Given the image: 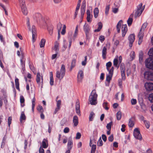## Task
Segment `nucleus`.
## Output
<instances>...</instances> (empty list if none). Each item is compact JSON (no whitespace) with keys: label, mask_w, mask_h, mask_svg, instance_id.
Wrapping results in <instances>:
<instances>
[{"label":"nucleus","mask_w":153,"mask_h":153,"mask_svg":"<svg viewBox=\"0 0 153 153\" xmlns=\"http://www.w3.org/2000/svg\"><path fill=\"white\" fill-rule=\"evenodd\" d=\"M43 81L42 76L39 73H37L36 74V81L38 84H40L41 79Z\"/></svg>","instance_id":"nucleus-19"},{"label":"nucleus","mask_w":153,"mask_h":153,"mask_svg":"<svg viewBox=\"0 0 153 153\" xmlns=\"http://www.w3.org/2000/svg\"><path fill=\"white\" fill-rule=\"evenodd\" d=\"M113 139L114 138L113 135H111L108 138V140L110 142H112L113 141Z\"/></svg>","instance_id":"nucleus-62"},{"label":"nucleus","mask_w":153,"mask_h":153,"mask_svg":"<svg viewBox=\"0 0 153 153\" xmlns=\"http://www.w3.org/2000/svg\"><path fill=\"white\" fill-rule=\"evenodd\" d=\"M86 14L87 15V21L88 22H91L92 21V15L91 14L90 11L89 10H87Z\"/></svg>","instance_id":"nucleus-18"},{"label":"nucleus","mask_w":153,"mask_h":153,"mask_svg":"<svg viewBox=\"0 0 153 153\" xmlns=\"http://www.w3.org/2000/svg\"><path fill=\"white\" fill-rule=\"evenodd\" d=\"M121 113L120 111H118L117 113V118L118 120H120L121 118Z\"/></svg>","instance_id":"nucleus-38"},{"label":"nucleus","mask_w":153,"mask_h":153,"mask_svg":"<svg viewBox=\"0 0 153 153\" xmlns=\"http://www.w3.org/2000/svg\"><path fill=\"white\" fill-rule=\"evenodd\" d=\"M107 48L105 46L103 47L102 51V56L103 59H106Z\"/></svg>","instance_id":"nucleus-21"},{"label":"nucleus","mask_w":153,"mask_h":153,"mask_svg":"<svg viewBox=\"0 0 153 153\" xmlns=\"http://www.w3.org/2000/svg\"><path fill=\"white\" fill-rule=\"evenodd\" d=\"M137 100L136 99H132L131 100V104L132 105H134L137 103Z\"/></svg>","instance_id":"nucleus-59"},{"label":"nucleus","mask_w":153,"mask_h":153,"mask_svg":"<svg viewBox=\"0 0 153 153\" xmlns=\"http://www.w3.org/2000/svg\"><path fill=\"white\" fill-rule=\"evenodd\" d=\"M144 123L146 125V128H149L150 126L149 122L146 120H144Z\"/></svg>","instance_id":"nucleus-49"},{"label":"nucleus","mask_w":153,"mask_h":153,"mask_svg":"<svg viewBox=\"0 0 153 153\" xmlns=\"http://www.w3.org/2000/svg\"><path fill=\"white\" fill-rule=\"evenodd\" d=\"M133 16V14H131L129 17L128 19L127 20V23L128 26H131L132 23L133 21V19L132 18Z\"/></svg>","instance_id":"nucleus-24"},{"label":"nucleus","mask_w":153,"mask_h":153,"mask_svg":"<svg viewBox=\"0 0 153 153\" xmlns=\"http://www.w3.org/2000/svg\"><path fill=\"white\" fill-rule=\"evenodd\" d=\"M63 131L65 133H68L69 131V129L68 127H66L64 128Z\"/></svg>","instance_id":"nucleus-63"},{"label":"nucleus","mask_w":153,"mask_h":153,"mask_svg":"<svg viewBox=\"0 0 153 153\" xmlns=\"http://www.w3.org/2000/svg\"><path fill=\"white\" fill-rule=\"evenodd\" d=\"M41 25L45 27L47 25V23L45 20L42 19L41 21Z\"/></svg>","instance_id":"nucleus-54"},{"label":"nucleus","mask_w":153,"mask_h":153,"mask_svg":"<svg viewBox=\"0 0 153 153\" xmlns=\"http://www.w3.org/2000/svg\"><path fill=\"white\" fill-rule=\"evenodd\" d=\"M19 2L21 7H26L25 0H19Z\"/></svg>","instance_id":"nucleus-33"},{"label":"nucleus","mask_w":153,"mask_h":153,"mask_svg":"<svg viewBox=\"0 0 153 153\" xmlns=\"http://www.w3.org/2000/svg\"><path fill=\"white\" fill-rule=\"evenodd\" d=\"M102 141L101 137H100L97 142V145L99 146H101L102 145Z\"/></svg>","instance_id":"nucleus-52"},{"label":"nucleus","mask_w":153,"mask_h":153,"mask_svg":"<svg viewBox=\"0 0 153 153\" xmlns=\"http://www.w3.org/2000/svg\"><path fill=\"white\" fill-rule=\"evenodd\" d=\"M148 98L151 102H153V93L149 94Z\"/></svg>","instance_id":"nucleus-44"},{"label":"nucleus","mask_w":153,"mask_h":153,"mask_svg":"<svg viewBox=\"0 0 153 153\" xmlns=\"http://www.w3.org/2000/svg\"><path fill=\"white\" fill-rule=\"evenodd\" d=\"M78 25H76V27L74 33H73V37L74 38H76L77 37L78 32Z\"/></svg>","instance_id":"nucleus-27"},{"label":"nucleus","mask_w":153,"mask_h":153,"mask_svg":"<svg viewBox=\"0 0 153 153\" xmlns=\"http://www.w3.org/2000/svg\"><path fill=\"white\" fill-rule=\"evenodd\" d=\"M143 52L141 51L139 53V60L140 63L141 62L143 61Z\"/></svg>","instance_id":"nucleus-34"},{"label":"nucleus","mask_w":153,"mask_h":153,"mask_svg":"<svg viewBox=\"0 0 153 153\" xmlns=\"http://www.w3.org/2000/svg\"><path fill=\"white\" fill-rule=\"evenodd\" d=\"M12 120V118L11 117H8L7 119L8 124L9 127L10 126V125L11 123V121Z\"/></svg>","instance_id":"nucleus-51"},{"label":"nucleus","mask_w":153,"mask_h":153,"mask_svg":"<svg viewBox=\"0 0 153 153\" xmlns=\"http://www.w3.org/2000/svg\"><path fill=\"white\" fill-rule=\"evenodd\" d=\"M113 122L112 121H111L109 123H108L106 126V128L107 129L109 130H111V126L112 125Z\"/></svg>","instance_id":"nucleus-42"},{"label":"nucleus","mask_w":153,"mask_h":153,"mask_svg":"<svg viewBox=\"0 0 153 153\" xmlns=\"http://www.w3.org/2000/svg\"><path fill=\"white\" fill-rule=\"evenodd\" d=\"M73 146V141L71 138H69L68 143V149L65 153H70V150Z\"/></svg>","instance_id":"nucleus-9"},{"label":"nucleus","mask_w":153,"mask_h":153,"mask_svg":"<svg viewBox=\"0 0 153 153\" xmlns=\"http://www.w3.org/2000/svg\"><path fill=\"white\" fill-rule=\"evenodd\" d=\"M143 75L145 79L148 80L153 81V72L150 71H146Z\"/></svg>","instance_id":"nucleus-6"},{"label":"nucleus","mask_w":153,"mask_h":153,"mask_svg":"<svg viewBox=\"0 0 153 153\" xmlns=\"http://www.w3.org/2000/svg\"><path fill=\"white\" fill-rule=\"evenodd\" d=\"M133 134L134 137L136 139L141 140L142 137L138 128H136L134 130Z\"/></svg>","instance_id":"nucleus-7"},{"label":"nucleus","mask_w":153,"mask_h":153,"mask_svg":"<svg viewBox=\"0 0 153 153\" xmlns=\"http://www.w3.org/2000/svg\"><path fill=\"white\" fill-rule=\"evenodd\" d=\"M143 4L140 3L137 6V9L135 10L134 17L137 18L140 16L143 11L145 5L142 6Z\"/></svg>","instance_id":"nucleus-3"},{"label":"nucleus","mask_w":153,"mask_h":153,"mask_svg":"<svg viewBox=\"0 0 153 153\" xmlns=\"http://www.w3.org/2000/svg\"><path fill=\"white\" fill-rule=\"evenodd\" d=\"M26 118L24 111H22L20 117V121L22 122L23 120H25Z\"/></svg>","instance_id":"nucleus-29"},{"label":"nucleus","mask_w":153,"mask_h":153,"mask_svg":"<svg viewBox=\"0 0 153 153\" xmlns=\"http://www.w3.org/2000/svg\"><path fill=\"white\" fill-rule=\"evenodd\" d=\"M98 28L97 29H96L94 30V32H99L102 29V24L101 22H100L98 23Z\"/></svg>","instance_id":"nucleus-26"},{"label":"nucleus","mask_w":153,"mask_h":153,"mask_svg":"<svg viewBox=\"0 0 153 153\" xmlns=\"http://www.w3.org/2000/svg\"><path fill=\"white\" fill-rule=\"evenodd\" d=\"M25 101V99L24 97L22 96H20V102L21 104L24 103Z\"/></svg>","instance_id":"nucleus-58"},{"label":"nucleus","mask_w":153,"mask_h":153,"mask_svg":"<svg viewBox=\"0 0 153 153\" xmlns=\"http://www.w3.org/2000/svg\"><path fill=\"white\" fill-rule=\"evenodd\" d=\"M83 30L85 33L86 36L87 37L90 30V26L88 24L86 23L83 26Z\"/></svg>","instance_id":"nucleus-10"},{"label":"nucleus","mask_w":153,"mask_h":153,"mask_svg":"<svg viewBox=\"0 0 153 153\" xmlns=\"http://www.w3.org/2000/svg\"><path fill=\"white\" fill-rule=\"evenodd\" d=\"M59 43L57 42H55L54 46L53 48H52V50H54L56 53H58L59 51Z\"/></svg>","instance_id":"nucleus-20"},{"label":"nucleus","mask_w":153,"mask_h":153,"mask_svg":"<svg viewBox=\"0 0 153 153\" xmlns=\"http://www.w3.org/2000/svg\"><path fill=\"white\" fill-rule=\"evenodd\" d=\"M123 22L122 20H120L117 23L116 26V28L118 33L120 32V29L121 27V25Z\"/></svg>","instance_id":"nucleus-23"},{"label":"nucleus","mask_w":153,"mask_h":153,"mask_svg":"<svg viewBox=\"0 0 153 153\" xmlns=\"http://www.w3.org/2000/svg\"><path fill=\"white\" fill-rule=\"evenodd\" d=\"M97 96L96 90H93L89 98V101L91 105H95L97 103Z\"/></svg>","instance_id":"nucleus-1"},{"label":"nucleus","mask_w":153,"mask_h":153,"mask_svg":"<svg viewBox=\"0 0 153 153\" xmlns=\"http://www.w3.org/2000/svg\"><path fill=\"white\" fill-rule=\"evenodd\" d=\"M87 60V56H85V60L82 62V65L85 66L86 65Z\"/></svg>","instance_id":"nucleus-57"},{"label":"nucleus","mask_w":153,"mask_h":153,"mask_svg":"<svg viewBox=\"0 0 153 153\" xmlns=\"http://www.w3.org/2000/svg\"><path fill=\"white\" fill-rule=\"evenodd\" d=\"M135 120V118L134 116L131 117L129 119L128 126L130 128H132L134 126Z\"/></svg>","instance_id":"nucleus-12"},{"label":"nucleus","mask_w":153,"mask_h":153,"mask_svg":"<svg viewBox=\"0 0 153 153\" xmlns=\"http://www.w3.org/2000/svg\"><path fill=\"white\" fill-rule=\"evenodd\" d=\"M36 99L35 96L34 97L32 100V109L33 112L34 111V108L35 105Z\"/></svg>","instance_id":"nucleus-31"},{"label":"nucleus","mask_w":153,"mask_h":153,"mask_svg":"<svg viewBox=\"0 0 153 153\" xmlns=\"http://www.w3.org/2000/svg\"><path fill=\"white\" fill-rule=\"evenodd\" d=\"M102 138L103 140L105 142L107 140V137L106 135L105 134H102Z\"/></svg>","instance_id":"nucleus-64"},{"label":"nucleus","mask_w":153,"mask_h":153,"mask_svg":"<svg viewBox=\"0 0 153 153\" xmlns=\"http://www.w3.org/2000/svg\"><path fill=\"white\" fill-rule=\"evenodd\" d=\"M42 146L44 148H47L48 146V140H47L44 138L42 141Z\"/></svg>","instance_id":"nucleus-22"},{"label":"nucleus","mask_w":153,"mask_h":153,"mask_svg":"<svg viewBox=\"0 0 153 153\" xmlns=\"http://www.w3.org/2000/svg\"><path fill=\"white\" fill-rule=\"evenodd\" d=\"M94 116L95 114L93 112H91L89 116V120L90 121H93Z\"/></svg>","instance_id":"nucleus-35"},{"label":"nucleus","mask_w":153,"mask_h":153,"mask_svg":"<svg viewBox=\"0 0 153 153\" xmlns=\"http://www.w3.org/2000/svg\"><path fill=\"white\" fill-rule=\"evenodd\" d=\"M45 42L46 40L45 39H42L39 43L40 47H44L45 46Z\"/></svg>","instance_id":"nucleus-32"},{"label":"nucleus","mask_w":153,"mask_h":153,"mask_svg":"<svg viewBox=\"0 0 153 153\" xmlns=\"http://www.w3.org/2000/svg\"><path fill=\"white\" fill-rule=\"evenodd\" d=\"M65 66L62 64L60 70L56 71V77L60 79H62L65 75Z\"/></svg>","instance_id":"nucleus-4"},{"label":"nucleus","mask_w":153,"mask_h":153,"mask_svg":"<svg viewBox=\"0 0 153 153\" xmlns=\"http://www.w3.org/2000/svg\"><path fill=\"white\" fill-rule=\"evenodd\" d=\"M76 60L75 59H73L71 63V71L75 66L76 65Z\"/></svg>","instance_id":"nucleus-37"},{"label":"nucleus","mask_w":153,"mask_h":153,"mask_svg":"<svg viewBox=\"0 0 153 153\" xmlns=\"http://www.w3.org/2000/svg\"><path fill=\"white\" fill-rule=\"evenodd\" d=\"M128 31L127 26L126 24L123 25L122 28V36L124 37Z\"/></svg>","instance_id":"nucleus-13"},{"label":"nucleus","mask_w":153,"mask_h":153,"mask_svg":"<svg viewBox=\"0 0 153 153\" xmlns=\"http://www.w3.org/2000/svg\"><path fill=\"white\" fill-rule=\"evenodd\" d=\"M62 25L60 22H59L57 25V28L58 30V32H60L61 29L62 27Z\"/></svg>","instance_id":"nucleus-40"},{"label":"nucleus","mask_w":153,"mask_h":153,"mask_svg":"<svg viewBox=\"0 0 153 153\" xmlns=\"http://www.w3.org/2000/svg\"><path fill=\"white\" fill-rule=\"evenodd\" d=\"M144 36V31L140 30L138 34V37L139 38H143Z\"/></svg>","instance_id":"nucleus-36"},{"label":"nucleus","mask_w":153,"mask_h":153,"mask_svg":"<svg viewBox=\"0 0 153 153\" xmlns=\"http://www.w3.org/2000/svg\"><path fill=\"white\" fill-rule=\"evenodd\" d=\"M99 13V10L98 7H96L94 10V17L95 18H97Z\"/></svg>","instance_id":"nucleus-28"},{"label":"nucleus","mask_w":153,"mask_h":153,"mask_svg":"<svg viewBox=\"0 0 153 153\" xmlns=\"http://www.w3.org/2000/svg\"><path fill=\"white\" fill-rule=\"evenodd\" d=\"M47 29L49 34L50 35H52L53 32V26L51 24H48L47 25Z\"/></svg>","instance_id":"nucleus-14"},{"label":"nucleus","mask_w":153,"mask_h":153,"mask_svg":"<svg viewBox=\"0 0 153 153\" xmlns=\"http://www.w3.org/2000/svg\"><path fill=\"white\" fill-rule=\"evenodd\" d=\"M86 8V2L85 0L82 1V3L80 8V13L81 17L82 18L84 15Z\"/></svg>","instance_id":"nucleus-8"},{"label":"nucleus","mask_w":153,"mask_h":153,"mask_svg":"<svg viewBox=\"0 0 153 153\" xmlns=\"http://www.w3.org/2000/svg\"><path fill=\"white\" fill-rule=\"evenodd\" d=\"M27 23L26 24L27 27L29 31L31 30L32 34V38H35L36 37L37 31L36 29L35 26L34 25H33L31 29L30 25V19H29L27 17L26 19Z\"/></svg>","instance_id":"nucleus-2"},{"label":"nucleus","mask_w":153,"mask_h":153,"mask_svg":"<svg viewBox=\"0 0 153 153\" xmlns=\"http://www.w3.org/2000/svg\"><path fill=\"white\" fill-rule=\"evenodd\" d=\"M73 123L74 126H76L78 123V117L76 116H75L73 117Z\"/></svg>","instance_id":"nucleus-25"},{"label":"nucleus","mask_w":153,"mask_h":153,"mask_svg":"<svg viewBox=\"0 0 153 153\" xmlns=\"http://www.w3.org/2000/svg\"><path fill=\"white\" fill-rule=\"evenodd\" d=\"M147 25V23L146 22H145L143 23L142 26L141 27L140 30L143 31H144L145 29L146 28Z\"/></svg>","instance_id":"nucleus-47"},{"label":"nucleus","mask_w":153,"mask_h":153,"mask_svg":"<svg viewBox=\"0 0 153 153\" xmlns=\"http://www.w3.org/2000/svg\"><path fill=\"white\" fill-rule=\"evenodd\" d=\"M145 63L146 68L153 70V58H148L146 59Z\"/></svg>","instance_id":"nucleus-5"},{"label":"nucleus","mask_w":153,"mask_h":153,"mask_svg":"<svg viewBox=\"0 0 153 153\" xmlns=\"http://www.w3.org/2000/svg\"><path fill=\"white\" fill-rule=\"evenodd\" d=\"M122 78L123 79H125V70L121 71Z\"/></svg>","instance_id":"nucleus-46"},{"label":"nucleus","mask_w":153,"mask_h":153,"mask_svg":"<svg viewBox=\"0 0 153 153\" xmlns=\"http://www.w3.org/2000/svg\"><path fill=\"white\" fill-rule=\"evenodd\" d=\"M112 76H111L110 75H107L106 77V80L108 82H110V80H111Z\"/></svg>","instance_id":"nucleus-50"},{"label":"nucleus","mask_w":153,"mask_h":153,"mask_svg":"<svg viewBox=\"0 0 153 153\" xmlns=\"http://www.w3.org/2000/svg\"><path fill=\"white\" fill-rule=\"evenodd\" d=\"M118 59L117 58H115L113 61L114 65L115 67H117L118 68L119 67V66H118Z\"/></svg>","instance_id":"nucleus-41"},{"label":"nucleus","mask_w":153,"mask_h":153,"mask_svg":"<svg viewBox=\"0 0 153 153\" xmlns=\"http://www.w3.org/2000/svg\"><path fill=\"white\" fill-rule=\"evenodd\" d=\"M112 63L111 62H109L106 64V68L108 70H109V68L111 66Z\"/></svg>","instance_id":"nucleus-55"},{"label":"nucleus","mask_w":153,"mask_h":153,"mask_svg":"<svg viewBox=\"0 0 153 153\" xmlns=\"http://www.w3.org/2000/svg\"><path fill=\"white\" fill-rule=\"evenodd\" d=\"M76 113L79 115H80V104L79 101L77 100L76 104Z\"/></svg>","instance_id":"nucleus-15"},{"label":"nucleus","mask_w":153,"mask_h":153,"mask_svg":"<svg viewBox=\"0 0 153 153\" xmlns=\"http://www.w3.org/2000/svg\"><path fill=\"white\" fill-rule=\"evenodd\" d=\"M145 87L146 90L151 91L153 90V83H146L145 84Z\"/></svg>","instance_id":"nucleus-11"},{"label":"nucleus","mask_w":153,"mask_h":153,"mask_svg":"<svg viewBox=\"0 0 153 153\" xmlns=\"http://www.w3.org/2000/svg\"><path fill=\"white\" fill-rule=\"evenodd\" d=\"M37 110L40 113H42L44 112V110L41 105H39L37 108Z\"/></svg>","instance_id":"nucleus-45"},{"label":"nucleus","mask_w":153,"mask_h":153,"mask_svg":"<svg viewBox=\"0 0 153 153\" xmlns=\"http://www.w3.org/2000/svg\"><path fill=\"white\" fill-rule=\"evenodd\" d=\"M22 11L24 14L26 15L27 13V10L26 7H21Z\"/></svg>","instance_id":"nucleus-39"},{"label":"nucleus","mask_w":153,"mask_h":153,"mask_svg":"<svg viewBox=\"0 0 153 153\" xmlns=\"http://www.w3.org/2000/svg\"><path fill=\"white\" fill-rule=\"evenodd\" d=\"M53 77H50V84L51 85H53Z\"/></svg>","instance_id":"nucleus-61"},{"label":"nucleus","mask_w":153,"mask_h":153,"mask_svg":"<svg viewBox=\"0 0 153 153\" xmlns=\"http://www.w3.org/2000/svg\"><path fill=\"white\" fill-rule=\"evenodd\" d=\"M66 26L65 25H63L62 31L61 32V34L62 35L65 34L66 33Z\"/></svg>","instance_id":"nucleus-43"},{"label":"nucleus","mask_w":153,"mask_h":153,"mask_svg":"<svg viewBox=\"0 0 153 153\" xmlns=\"http://www.w3.org/2000/svg\"><path fill=\"white\" fill-rule=\"evenodd\" d=\"M16 87V88L19 90V91H20L19 88V80L17 78H16L15 80Z\"/></svg>","instance_id":"nucleus-30"},{"label":"nucleus","mask_w":153,"mask_h":153,"mask_svg":"<svg viewBox=\"0 0 153 153\" xmlns=\"http://www.w3.org/2000/svg\"><path fill=\"white\" fill-rule=\"evenodd\" d=\"M108 102H104L103 104V106L104 108L106 110L109 109L108 107L107 106Z\"/></svg>","instance_id":"nucleus-53"},{"label":"nucleus","mask_w":153,"mask_h":153,"mask_svg":"<svg viewBox=\"0 0 153 153\" xmlns=\"http://www.w3.org/2000/svg\"><path fill=\"white\" fill-rule=\"evenodd\" d=\"M77 81L79 82H80L83 77V72L82 71H79L77 75Z\"/></svg>","instance_id":"nucleus-17"},{"label":"nucleus","mask_w":153,"mask_h":153,"mask_svg":"<svg viewBox=\"0 0 153 153\" xmlns=\"http://www.w3.org/2000/svg\"><path fill=\"white\" fill-rule=\"evenodd\" d=\"M61 100H59L57 101L56 102V107L55 108L53 114H56L57 112L59 111L60 109V105H61Z\"/></svg>","instance_id":"nucleus-16"},{"label":"nucleus","mask_w":153,"mask_h":153,"mask_svg":"<svg viewBox=\"0 0 153 153\" xmlns=\"http://www.w3.org/2000/svg\"><path fill=\"white\" fill-rule=\"evenodd\" d=\"M109 9V6L108 5H107L105 9V14L106 15H107L108 13V11Z\"/></svg>","instance_id":"nucleus-56"},{"label":"nucleus","mask_w":153,"mask_h":153,"mask_svg":"<svg viewBox=\"0 0 153 153\" xmlns=\"http://www.w3.org/2000/svg\"><path fill=\"white\" fill-rule=\"evenodd\" d=\"M81 136V134L80 133L78 132L76 133V139H79Z\"/></svg>","instance_id":"nucleus-60"},{"label":"nucleus","mask_w":153,"mask_h":153,"mask_svg":"<svg viewBox=\"0 0 153 153\" xmlns=\"http://www.w3.org/2000/svg\"><path fill=\"white\" fill-rule=\"evenodd\" d=\"M135 39H129V46L130 48H131L133 44L134 41Z\"/></svg>","instance_id":"nucleus-48"}]
</instances>
